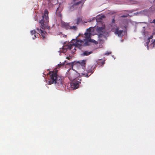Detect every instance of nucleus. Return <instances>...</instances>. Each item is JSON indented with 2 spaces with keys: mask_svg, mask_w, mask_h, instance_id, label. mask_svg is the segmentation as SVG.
<instances>
[{
  "mask_svg": "<svg viewBox=\"0 0 155 155\" xmlns=\"http://www.w3.org/2000/svg\"><path fill=\"white\" fill-rule=\"evenodd\" d=\"M109 34V31L104 23L101 22H99L97 23L94 28L91 27L87 29V32L85 33L84 35L88 39L89 41L96 44L97 43L96 41L91 39L92 35H97L99 38H105L108 36Z\"/></svg>",
  "mask_w": 155,
  "mask_h": 155,
  "instance_id": "1",
  "label": "nucleus"
},
{
  "mask_svg": "<svg viewBox=\"0 0 155 155\" xmlns=\"http://www.w3.org/2000/svg\"><path fill=\"white\" fill-rule=\"evenodd\" d=\"M85 38L83 40L80 39H74L72 40L68 45H64L62 48H60L59 52L64 53L66 52L67 49L70 50L73 49L75 50V48L76 47L80 48L81 46L87 45V41L90 42V41L88 40V39L86 36L85 35ZM90 42H91L90 41Z\"/></svg>",
  "mask_w": 155,
  "mask_h": 155,
  "instance_id": "2",
  "label": "nucleus"
},
{
  "mask_svg": "<svg viewBox=\"0 0 155 155\" xmlns=\"http://www.w3.org/2000/svg\"><path fill=\"white\" fill-rule=\"evenodd\" d=\"M86 61V60L75 61L72 63V65L74 66H79L78 72L79 74H81L84 76L88 77V75L87 73L88 72L85 69Z\"/></svg>",
  "mask_w": 155,
  "mask_h": 155,
  "instance_id": "3",
  "label": "nucleus"
},
{
  "mask_svg": "<svg viewBox=\"0 0 155 155\" xmlns=\"http://www.w3.org/2000/svg\"><path fill=\"white\" fill-rule=\"evenodd\" d=\"M57 71H53L50 73V77L49 83L50 84L57 83L58 84H62V78L57 75Z\"/></svg>",
  "mask_w": 155,
  "mask_h": 155,
  "instance_id": "4",
  "label": "nucleus"
},
{
  "mask_svg": "<svg viewBox=\"0 0 155 155\" xmlns=\"http://www.w3.org/2000/svg\"><path fill=\"white\" fill-rule=\"evenodd\" d=\"M48 13V11L46 9L44 12V15L42 16V19L40 21L39 23L42 29L48 28L47 24L49 21Z\"/></svg>",
  "mask_w": 155,
  "mask_h": 155,
  "instance_id": "5",
  "label": "nucleus"
},
{
  "mask_svg": "<svg viewBox=\"0 0 155 155\" xmlns=\"http://www.w3.org/2000/svg\"><path fill=\"white\" fill-rule=\"evenodd\" d=\"M84 2V0H72V2L69 5L70 9L73 10L77 8L78 6H82Z\"/></svg>",
  "mask_w": 155,
  "mask_h": 155,
  "instance_id": "6",
  "label": "nucleus"
},
{
  "mask_svg": "<svg viewBox=\"0 0 155 155\" xmlns=\"http://www.w3.org/2000/svg\"><path fill=\"white\" fill-rule=\"evenodd\" d=\"M112 28L111 30L114 32L116 35H117L118 36H121L123 33V31L121 30H119V28L117 26L113 25H112Z\"/></svg>",
  "mask_w": 155,
  "mask_h": 155,
  "instance_id": "7",
  "label": "nucleus"
},
{
  "mask_svg": "<svg viewBox=\"0 0 155 155\" xmlns=\"http://www.w3.org/2000/svg\"><path fill=\"white\" fill-rule=\"evenodd\" d=\"M61 26L66 29H72L76 30L77 29V27L76 26H70L67 23H65L63 21L61 22Z\"/></svg>",
  "mask_w": 155,
  "mask_h": 155,
  "instance_id": "8",
  "label": "nucleus"
},
{
  "mask_svg": "<svg viewBox=\"0 0 155 155\" xmlns=\"http://www.w3.org/2000/svg\"><path fill=\"white\" fill-rule=\"evenodd\" d=\"M76 73L72 70H70L69 72L68 78L71 81L74 80L76 77Z\"/></svg>",
  "mask_w": 155,
  "mask_h": 155,
  "instance_id": "9",
  "label": "nucleus"
},
{
  "mask_svg": "<svg viewBox=\"0 0 155 155\" xmlns=\"http://www.w3.org/2000/svg\"><path fill=\"white\" fill-rule=\"evenodd\" d=\"M152 37H153V36H150V37L147 40V41H148L147 42H148V43H147L145 45V46H147V48L148 49L149 48H152L153 47H154V45H155V40L153 42H152V43H151V44L150 45H148L149 44V43L150 42V40H149L150 39L152 38Z\"/></svg>",
  "mask_w": 155,
  "mask_h": 155,
  "instance_id": "10",
  "label": "nucleus"
},
{
  "mask_svg": "<svg viewBox=\"0 0 155 155\" xmlns=\"http://www.w3.org/2000/svg\"><path fill=\"white\" fill-rule=\"evenodd\" d=\"M79 83H80V82H79L78 81L76 82H72L71 84V87L73 89H76L78 87L79 84Z\"/></svg>",
  "mask_w": 155,
  "mask_h": 155,
  "instance_id": "11",
  "label": "nucleus"
},
{
  "mask_svg": "<svg viewBox=\"0 0 155 155\" xmlns=\"http://www.w3.org/2000/svg\"><path fill=\"white\" fill-rule=\"evenodd\" d=\"M37 30H38V32L41 34L43 38H44L46 35V32L41 29L39 30L38 28Z\"/></svg>",
  "mask_w": 155,
  "mask_h": 155,
  "instance_id": "12",
  "label": "nucleus"
},
{
  "mask_svg": "<svg viewBox=\"0 0 155 155\" xmlns=\"http://www.w3.org/2000/svg\"><path fill=\"white\" fill-rule=\"evenodd\" d=\"M31 33L32 35H34V37H32L33 39L36 38V35L37 34L35 30L31 31Z\"/></svg>",
  "mask_w": 155,
  "mask_h": 155,
  "instance_id": "13",
  "label": "nucleus"
},
{
  "mask_svg": "<svg viewBox=\"0 0 155 155\" xmlns=\"http://www.w3.org/2000/svg\"><path fill=\"white\" fill-rule=\"evenodd\" d=\"M92 53V51L88 52L87 51H85L82 54V55H88Z\"/></svg>",
  "mask_w": 155,
  "mask_h": 155,
  "instance_id": "14",
  "label": "nucleus"
},
{
  "mask_svg": "<svg viewBox=\"0 0 155 155\" xmlns=\"http://www.w3.org/2000/svg\"><path fill=\"white\" fill-rule=\"evenodd\" d=\"M82 21V19L81 18H78L76 20V23L78 24H79Z\"/></svg>",
  "mask_w": 155,
  "mask_h": 155,
  "instance_id": "15",
  "label": "nucleus"
},
{
  "mask_svg": "<svg viewBox=\"0 0 155 155\" xmlns=\"http://www.w3.org/2000/svg\"><path fill=\"white\" fill-rule=\"evenodd\" d=\"M64 63H60V64H58V67H60L61 66H64Z\"/></svg>",
  "mask_w": 155,
  "mask_h": 155,
  "instance_id": "16",
  "label": "nucleus"
},
{
  "mask_svg": "<svg viewBox=\"0 0 155 155\" xmlns=\"http://www.w3.org/2000/svg\"><path fill=\"white\" fill-rule=\"evenodd\" d=\"M111 52H107L105 53V55H108L110 54Z\"/></svg>",
  "mask_w": 155,
  "mask_h": 155,
  "instance_id": "17",
  "label": "nucleus"
},
{
  "mask_svg": "<svg viewBox=\"0 0 155 155\" xmlns=\"http://www.w3.org/2000/svg\"><path fill=\"white\" fill-rule=\"evenodd\" d=\"M72 58V57L71 56H69V57H67V59L68 60H69L71 58Z\"/></svg>",
  "mask_w": 155,
  "mask_h": 155,
  "instance_id": "18",
  "label": "nucleus"
},
{
  "mask_svg": "<svg viewBox=\"0 0 155 155\" xmlns=\"http://www.w3.org/2000/svg\"><path fill=\"white\" fill-rule=\"evenodd\" d=\"M72 58V57L71 56H69V57H67V59L68 60H69L71 58Z\"/></svg>",
  "mask_w": 155,
  "mask_h": 155,
  "instance_id": "19",
  "label": "nucleus"
},
{
  "mask_svg": "<svg viewBox=\"0 0 155 155\" xmlns=\"http://www.w3.org/2000/svg\"><path fill=\"white\" fill-rule=\"evenodd\" d=\"M152 22L154 23L155 24V19L154 20H153V21Z\"/></svg>",
  "mask_w": 155,
  "mask_h": 155,
  "instance_id": "20",
  "label": "nucleus"
},
{
  "mask_svg": "<svg viewBox=\"0 0 155 155\" xmlns=\"http://www.w3.org/2000/svg\"><path fill=\"white\" fill-rule=\"evenodd\" d=\"M91 21V20H88V21H86V22H85V21L84 22H86V23H87V21H88V22H90V21Z\"/></svg>",
  "mask_w": 155,
  "mask_h": 155,
  "instance_id": "21",
  "label": "nucleus"
},
{
  "mask_svg": "<svg viewBox=\"0 0 155 155\" xmlns=\"http://www.w3.org/2000/svg\"><path fill=\"white\" fill-rule=\"evenodd\" d=\"M127 15L126 16H124V15H123L122 16L123 17H127Z\"/></svg>",
  "mask_w": 155,
  "mask_h": 155,
  "instance_id": "22",
  "label": "nucleus"
},
{
  "mask_svg": "<svg viewBox=\"0 0 155 155\" xmlns=\"http://www.w3.org/2000/svg\"><path fill=\"white\" fill-rule=\"evenodd\" d=\"M63 36L64 37H66V35H63Z\"/></svg>",
  "mask_w": 155,
  "mask_h": 155,
  "instance_id": "23",
  "label": "nucleus"
},
{
  "mask_svg": "<svg viewBox=\"0 0 155 155\" xmlns=\"http://www.w3.org/2000/svg\"><path fill=\"white\" fill-rule=\"evenodd\" d=\"M102 63V64H104V61Z\"/></svg>",
  "mask_w": 155,
  "mask_h": 155,
  "instance_id": "24",
  "label": "nucleus"
},
{
  "mask_svg": "<svg viewBox=\"0 0 155 155\" xmlns=\"http://www.w3.org/2000/svg\"><path fill=\"white\" fill-rule=\"evenodd\" d=\"M114 20H113V22H114Z\"/></svg>",
  "mask_w": 155,
  "mask_h": 155,
  "instance_id": "25",
  "label": "nucleus"
},
{
  "mask_svg": "<svg viewBox=\"0 0 155 155\" xmlns=\"http://www.w3.org/2000/svg\"><path fill=\"white\" fill-rule=\"evenodd\" d=\"M58 8H57V11L58 10Z\"/></svg>",
  "mask_w": 155,
  "mask_h": 155,
  "instance_id": "26",
  "label": "nucleus"
}]
</instances>
